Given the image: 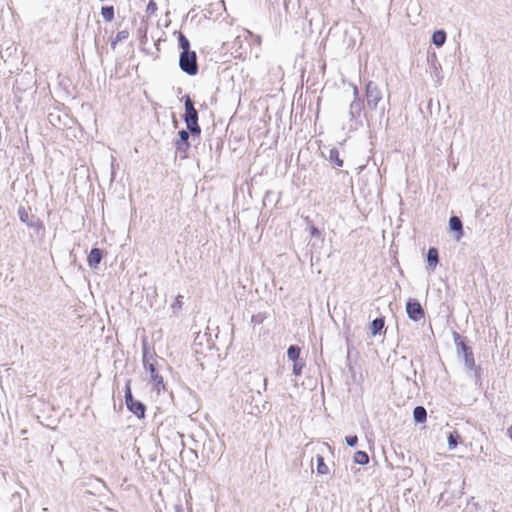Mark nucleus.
I'll return each instance as SVG.
<instances>
[{
  "mask_svg": "<svg viewBox=\"0 0 512 512\" xmlns=\"http://www.w3.org/2000/svg\"><path fill=\"white\" fill-rule=\"evenodd\" d=\"M427 261H428L429 266L432 269H434L437 266L438 261H439V257H438V250L436 248L431 247L428 250Z\"/></svg>",
  "mask_w": 512,
  "mask_h": 512,
  "instance_id": "0eeeda50",
  "label": "nucleus"
},
{
  "mask_svg": "<svg viewBox=\"0 0 512 512\" xmlns=\"http://www.w3.org/2000/svg\"><path fill=\"white\" fill-rule=\"evenodd\" d=\"M182 299H183V296L178 295L175 299V302L173 303V308L180 309L182 307Z\"/></svg>",
  "mask_w": 512,
  "mask_h": 512,
  "instance_id": "4be33fe9",
  "label": "nucleus"
},
{
  "mask_svg": "<svg viewBox=\"0 0 512 512\" xmlns=\"http://www.w3.org/2000/svg\"><path fill=\"white\" fill-rule=\"evenodd\" d=\"M354 460L357 464L365 465L369 462V456L364 451H358L355 453Z\"/></svg>",
  "mask_w": 512,
  "mask_h": 512,
  "instance_id": "2eb2a0df",
  "label": "nucleus"
},
{
  "mask_svg": "<svg viewBox=\"0 0 512 512\" xmlns=\"http://www.w3.org/2000/svg\"><path fill=\"white\" fill-rule=\"evenodd\" d=\"M174 34L177 36L179 47L182 50L179 59L180 68L188 75H196L198 65L195 51L190 49V42L181 31H176Z\"/></svg>",
  "mask_w": 512,
  "mask_h": 512,
  "instance_id": "f257e3e1",
  "label": "nucleus"
},
{
  "mask_svg": "<svg viewBox=\"0 0 512 512\" xmlns=\"http://www.w3.org/2000/svg\"><path fill=\"white\" fill-rule=\"evenodd\" d=\"M317 472L322 475L329 473V468L324 462V458L321 455L317 456Z\"/></svg>",
  "mask_w": 512,
  "mask_h": 512,
  "instance_id": "ddd939ff",
  "label": "nucleus"
},
{
  "mask_svg": "<svg viewBox=\"0 0 512 512\" xmlns=\"http://www.w3.org/2000/svg\"><path fill=\"white\" fill-rule=\"evenodd\" d=\"M315 232H316V228L314 227V228L312 229V234H314Z\"/></svg>",
  "mask_w": 512,
  "mask_h": 512,
  "instance_id": "cd10ccee",
  "label": "nucleus"
},
{
  "mask_svg": "<svg viewBox=\"0 0 512 512\" xmlns=\"http://www.w3.org/2000/svg\"><path fill=\"white\" fill-rule=\"evenodd\" d=\"M378 100H379V98H376V99L373 101V106H376V105H377Z\"/></svg>",
  "mask_w": 512,
  "mask_h": 512,
  "instance_id": "bb28decb",
  "label": "nucleus"
},
{
  "mask_svg": "<svg viewBox=\"0 0 512 512\" xmlns=\"http://www.w3.org/2000/svg\"><path fill=\"white\" fill-rule=\"evenodd\" d=\"M451 227V233H452V237L456 240V241H459L461 239V237L463 236V226H450Z\"/></svg>",
  "mask_w": 512,
  "mask_h": 512,
  "instance_id": "f3484780",
  "label": "nucleus"
},
{
  "mask_svg": "<svg viewBox=\"0 0 512 512\" xmlns=\"http://www.w3.org/2000/svg\"><path fill=\"white\" fill-rule=\"evenodd\" d=\"M128 35H129L128 31H125V30L118 32L115 37V40L112 42V47L114 48L117 42L128 38Z\"/></svg>",
  "mask_w": 512,
  "mask_h": 512,
  "instance_id": "6ab92c4d",
  "label": "nucleus"
},
{
  "mask_svg": "<svg viewBox=\"0 0 512 512\" xmlns=\"http://www.w3.org/2000/svg\"><path fill=\"white\" fill-rule=\"evenodd\" d=\"M413 417L416 422L424 423L427 418L426 409L422 406H417L413 411Z\"/></svg>",
  "mask_w": 512,
  "mask_h": 512,
  "instance_id": "6e6552de",
  "label": "nucleus"
},
{
  "mask_svg": "<svg viewBox=\"0 0 512 512\" xmlns=\"http://www.w3.org/2000/svg\"><path fill=\"white\" fill-rule=\"evenodd\" d=\"M385 321L384 318H376L372 321L370 325L371 334L375 336L380 330L384 327Z\"/></svg>",
  "mask_w": 512,
  "mask_h": 512,
  "instance_id": "9d476101",
  "label": "nucleus"
},
{
  "mask_svg": "<svg viewBox=\"0 0 512 512\" xmlns=\"http://www.w3.org/2000/svg\"><path fill=\"white\" fill-rule=\"evenodd\" d=\"M329 158L333 161L338 167L343 166V160L340 158V153L337 149H331L329 153Z\"/></svg>",
  "mask_w": 512,
  "mask_h": 512,
  "instance_id": "dca6fc26",
  "label": "nucleus"
},
{
  "mask_svg": "<svg viewBox=\"0 0 512 512\" xmlns=\"http://www.w3.org/2000/svg\"><path fill=\"white\" fill-rule=\"evenodd\" d=\"M508 434L512 440V425L508 428Z\"/></svg>",
  "mask_w": 512,
  "mask_h": 512,
  "instance_id": "393cba45",
  "label": "nucleus"
},
{
  "mask_svg": "<svg viewBox=\"0 0 512 512\" xmlns=\"http://www.w3.org/2000/svg\"><path fill=\"white\" fill-rule=\"evenodd\" d=\"M146 370L150 373L151 381L153 382L154 389L159 393L165 390V384L163 381V377L157 372L156 366L154 363H145L144 364Z\"/></svg>",
  "mask_w": 512,
  "mask_h": 512,
  "instance_id": "20e7f679",
  "label": "nucleus"
},
{
  "mask_svg": "<svg viewBox=\"0 0 512 512\" xmlns=\"http://www.w3.org/2000/svg\"><path fill=\"white\" fill-rule=\"evenodd\" d=\"M175 148L178 152L182 153L183 157L185 158L186 154L190 148V143H189V141H183V140L177 139L175 141Z\"/></svg>",
  "mask_w": 512,
  "mask_h": 512,
  "instance_id": "f8f14e48",
  "label": "nucleus"
},
{
  "mask_svg": "<svg viewBox=\"0 0 512 512\" xmlns=\"http://www.w3.org/2000/svg\"><path fill=\"white\" fill-rule=\"evenodd\" d=\"M102 260V252L98 248H93L88 255V264L96 267Z\"/></svg>",
  "mask_w": 512,
  "mask_h": 512,
  "instance_id": "423d86ee",
  "label": "nucleus"
},
{
  "mask_svg": "<svg viewBox=\"0 0 512 512\" xmlns=\"http://www.w3.org/2000/svg\"><path fill=\"white\" fill-rule=\"evenodd\" d=\"M179 140L188 141L189 140V133L186 130H181L178 133Z\"/></svg>",
  "mask_w": 512,
  "mask_h": 512,
  "instance_id": "412c9836",
  "label": "nucleus"
},
{
  "mask_svg": "<svg viewBox=\"0 0 512 512\" xmlns=\"http://www.w3.org/2000/svg\"><path fill=\"white\" fill-rule=\"evenodd\" d=\"M449 224H461V221H460V219L458 217L453 216V217L450 218Z\"/></svg>",
  "mask_w": 512,
  "mask_h": 512,
  "instance_id": "5701e85b",
  "label": "nucleus"
},
{
  "mask_svg": "<svg viewBox=\"0 0 512 512\" xmlns=\"http://www.w3.org/2000/svg\"><path fill=\"white\" fill-rule=\"evenodd\" d=\"M130 380L127 381L125 386V403L127 409L133 413L138 419H143L146 413L145 405L139 400L134 399L131 391Z\"/></svg>",
  "mask_w": 512,
  "mask_h": 512,
  "instance_id": "7ed1b4c3",
  "label": "nucleus"
},
{
  "mask_svg": "<svg viewBox=\"0 0 512 512\" xmlns=\"http://www.w3.org/2000/svg\"><path fill=\"white\" fill-rule=\"evenodd\" d=\"M184 106V120L187 125V129L191 132L192 135L199 136L201 134V128L198 124V112L188 95L185 97Z\"/></svg>",
  "mask_w": 512,
  "mask_h": 512,
  "instance_id": "f03ea898",
  "label": "nucleus"
},
{
  "mask_svg": "<svg viewBox=\"0 0 512 512\" xmlns=\"http://www.w3.org/2000/svg\"><path fill=\"white\" fill-rule=\"evenodd\" d=\"M148 10L149 11H155L156 10V4L153 3V2H150L149 5H148Z\"/></svg>",
  "mask_w": 512,
  "mask_h": 512,
  "instance_id": "b1692460",
  "label": "nucleus"
},
{
  "mask_svg": "<svg viewBox=\"0 0 512 512\" xmlns=\"http://www.w3.org/2000/svg\"><path fill=\"white\" fill-rule=\"evenodd\" d=\"M406 312L408 317L413 321H419L424 317V311L421 304L417 300H409L406 304Z\"/></svg>",
  "mask_w": 512,
  "mask_h": 512,
  "instance_id": "39448f33",
  "label": "nucleus"
},
{
  "mask_svg": "<svg viewBox=\"0 0 512 512\" xmlns=\"http://www.w3.org/2000/svg\"><path fill=\"white\" fill-rule=\"evenodd\" d=\"M357 442H358V437L356 435H351V436L346 437V443L351 447L355 446L357 444Z\"/></svg>",
  "mask_w": 512,
  "mask_h": 512,
  "instance_id": "aec40b11",
  "label": "nucleus"
},
{
  "mask_svg": "<svg viewBox=\"0 0 512 512\" xmlns=\"http://www.w3.org/2000/svg\"><path fill=\"white\" fill-rule=\"evenodd\" d=\"M287 356L291 361L296 362L300 356V348L294 345L290 346L287 351Z\"/></svg>",
  "mask_w": 512,
  "mask_h": 512,
  "instance_id": "4468645a",
  "label": "nucleus"
},
{
  "mask_svg": "<svg viewBox=\"0 0 512 512\" xmlns=\"http://www.w3.org/2000/svg\"><path fill=\"white\" fill-rule=\"evenodd\" d=\"M458 438H459V435L457 432L455 433H451L448 437V444H449V448L450 449H454L456 448V446L458 445Z\"/></svg>",
  "mask_w": 512,
  "mask_h": 512,
  "instance_id": "a211bd4d",
  "label": "nucleus"
},
{
  "mask_svg": "<svg viewBox=\"0 0 512 512\" xmlns=\"http://www.w3.org/2000/svg\"><path fill=\"white\" fill-rule=\"evenodd\" d=\"M294 373H295L296 375H299V374H300V370H298V369L296 368V365H294Z\"/></svg>",
  "mask_w": 512,
  "mask_h": 512,
  "instance_id": "a878e982",
  "label": "nucleus"
},
{
  "mask_svg": "<svg viewBox=\"0 0 512 512\" xmlns=\"http://www.w3.org/2000/svg\"><path fill=\"white\" fill-rule=\"evenodd\" d=\"M446 41V34L442 30L435 31L432 35V42L434 45L440 47Z\"/></svg>",
  "mask_w": 512,
  "mask_h": 512,
  "instance_id": "1a4fd4ad",
  "label": "nucleus"
},
{
  "mask_svg": "<svg viewBox=\"0 0 512 512\" xmlns=\"http://www.w3.org/2000/svg\"><path fill=\"white\" fill-rule=\"evenodd\" d=\"M101 15L105 21L111 22L114 19V7L113 6H103L101 8Z\"/></svg>",
  "mask_w": 512,
  "mask_h": 512,
  "instance_id": "9b49d317",
  "label": "nucleus"
}]
</instances>
